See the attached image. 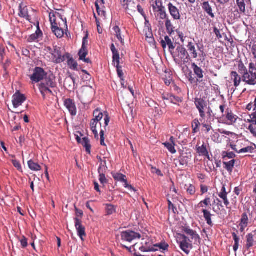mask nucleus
<instances>
[{"instance_id": "f257e3e1", "label": "nucleus", "mask_w": 256, "mask_h": 256, "mask_svg": "<svg viewBox=\"0 0 256 256\" xmlns=\"http://www.w3.org/2000/svg\"><path fill=\"white\" fill-rule=\"evenodd\" d=\"M47 74V72L42 68L36 67L33 70V74L30 76L32 83L40 82L38 86L44 100L46 99V94H53L50 88H55L57 86L56 76L54 74H51L48 76Z\"/></svg>"}, {"instance_id": "f03ea898", "label": "nucleus", "mask_w": 256, "mask_h": 256, "mask_svg": "<svg viewBox=\"0 0 256 256\" xmlns=\"http://www.w3.org/2000/svg\"><path fill=\"white\" fill-rule=\"evenodd\" d=\"M194 104L198 110L200 116L202 119H204L206 114L209 117L212 114V110L210 107L208 102L202 98H196L194 100Z\"/></svg>"}, {"instance_id": "7ed1b4c3", "label": "nucleus", "mask_w": 256, "mask_h": 256, "mask_svg": "<svg viewBox=\"0 0 256 256\" xmlns=\"http://www.w3.org/2000/svg\"><path fill=\"white\" fill-rule=\"evenodd\" d=\"M172 56L176 63L180 66L190 60V55L188 54L187 50L182 46H179L176 48Z\"/></svg>"}, {"instance_id": "20e7f679", "label": "nucleus", "mask_w": 256, "mask_h": 256, "mask_svg": "<svg viewBox=\"0 0 256 256\" xmlns=\"http://www.w3.org/2000/svg\"><path fill=\"white\" fill-rule=\"evenodd\" d=\"M248 70L242 76V81L250 86L256 84V64L250 62Z\"/></svg>"}, {"instance_id": "39448f33", "label": "nucleus", "mask_w": 256, "mask_h": 256, "mask_svg": "<svg viewBox=\"0 0 256 256\" xmlns=\"http://www.w3.org/2000/svg\"><path fill=\"white\" fill-rule=\"evenodd\" d=\"M49 18L51 28H54V23H56L58 24V26H64L68 28L66 18H63L60 14L52 10L49 14Z\"/></svg>"}, {"instance_id": "423d86ee", "label": "nucleus", "mask_w": 256, "mask_h": 256, "mask_svg": "<svg viewBox=\"0 0 256 256\" xmlns=\"http://www.w3.org/2000/svg\"><path fill=\"white\" fill-rule=\"evenodd\" d=\"M178 242L180 244V248L187 254L190 253L189 249L192 248V242L186 235L178 234Z\"/></svg>"}, {"instance_id": "0eeeda50", "label": "nucleus", "mask_w": 256, "mask_h": 256, "mask_svg": "<svg viewBox=\"0 0 256 256\" xmlns=\"http://www.w3.org/2000/svg\"><path fill=\"white\" fill-rule=\"evenodd\" d=\"M152 7L154 12H158V16L160 20H164L168 16L162 0H156L152 4Z\"/></svg>"}, {"instance_id": "6e6552de", "label": "nucleus", "mask_w": 256, "mask_h": 256, "mask_svg": "<svg viewBox=\"0 0 256 256\" xmlns=\"http://www.w3.org/2000/svg\"><path fill=\"white\" fill-rule=\"evenodd\" d=\"M120 236L122 241L128 242H131L132 241L136 239H140L141 238V235L140 233L130 230L122 232Z\"/></svg>"}, {"instance_id": "1a4fd4ad", "label": "nucleus", "mask_w": 256, "mask_h": 256, "mask_svg": "<svg viewBox=\"0 0 256 256\" xmlns=\"http://www.w3.org/2000/svg\"><path fill=\"white\" fill-rule=\"evenodd\" d=\"M112 175L115 180L124 183V188L130 190H133L134 192H137V190H136L135 188L128 184L126 176L121 173L115 172H112Z\"/></svg>"}, {"instance_id": "9d476101", "label": "nucleus", "mask_w": 256, "mask_h": 256, "mask_svg": "<svg viewBox=\"0 0 256 256\" xmlns=\"http://www.w3.org/2000/svg\"><path fill=\"white\" fill-rule=\"evenodd\" d=\"M182 230L188 236L190 239L194 240L195 244H199L200 243L201 239L200 236L197 234L196 232L194 230L188 226H184L182 227Z\"/></svg>"}, {"instance_id": "9b49d317", "label": "nucleus", "mask_w": 256, "mask_h": 256, "mask_svg": "<svg viewBox=\"0 0 256 256\" xmlns=\"http://www.w3.org/2000/svg\"><path fill=\"white\" fill-rule=\"evenodd\" d=\"M52 54L54 58V62L56 64H60L64 62L66 58H68L70 56L69 53H66L65 54L62 56L60 50L58 48L54 50Z\"/></svg>"}, {"instance_id": "f8f14e48", "label": "nucleus", "mask_w": 256, "mask_h": 256, "mask_svg": "<svg viewBox=\"0 0 256 256\" xmlns=\"http://www.w3.org/2000/svg\"><path fill=\"white\" fill-rule=\"evenodd\" d=\"M26 100L25 96L20 94L19 92H16L12 96V102L14 107L17 108L22 104Z\"/></svg>"}, {"instance_id": "ddd939ff", "label": "nucleus", "mask_w": 256, "mask_h": 256, "mask_svg": "<svg viewBox=\"0 0 256 256\" xmlns=\"http://www.w3.org/2000/svg\"><path fill=\"white\" fill-rule=\"evenodd\" d=\"M64 105L72 116H74L76 114V108L74 100L70 98L65 99L64 100Z\"/></svg>"}, {"instance_id": "4468645a", "label": "nucleus", "mask_w": 256, "mask_h": 256, "mask_svg": "<svg viewBox=\"0 0 256 256\" xmlns=\"http://www.w3.org/2000/svg\"><path fill=\"white\" fill-rule=\"evenodd\" d=\"M140 242L142 246L144 252H154L158 250L154 248L152 242L150 238H142Z\"/></svg>"}, {"instance_id": "2eb2a0df", "label": "nucleus", "mask_w": 256, "mask_h": 256, "mask_svg": "<svg viewBox=\"0 0 256 256\" xmlns=\"http://www.w3.org/2000/svg\"><path fill=\"white\" fill-rule=\"evenodd\" d=\"M75 226L78 232V236L80 237L82 241H84V237L86 236L85 228L82 224V221L78 218H74Z\"/></svg>"}, {"instance_id": "dca6fc26", "label": "nucleus", "mask_w": 256, "mask_h": 256, "mask_svg": "<svg viewBox=\"0 0 256 256\" xmlns=\"http://www.w3.org/2000/svg\"><path fill=\"white\" fill-rule=\"evenodd\" d=\"M169 12L174 20H180L181 16L178 8L174 6L172 2L168 4Z\"/></svg>"}, {"instance_id": "f3484780", "label": "nucleus", "mask_w": 256, "mask_h": 256, "mask_svg": "<svg viewBox=\"0 0 256 256\" xmlns=\"http://www.w3.org/2000/svg\"><path fill=\"white\" fill-rule=\"evenodd\" d=\"M186 48L188 54L190 55V58L196 59L198 56V54L196 48V44L192 42H188Z\"/></svg>"}, {"instance_id": "a211bd4d", "label": "nucleus", "mask_w": 256, "mask_h": 256, "mask_svg": "<svg viewBox=\"0 0 256 256\" xmlns=\"http://www.w3.org/2000/svg\"><path fill=\"white\" fill-rule=\"evenodd\" d=\"M228 192H226V186L224 184H222V186L220 191L218 193V196L222 198L224 205L226 206L228 209H231V207L230 206V202L228 198Z\"/></svg>"}, {"instance_id": "6ab92c4d", "label": "nucleus", "mask_w": 256, "mask_h": 256, "mask_svg": "<svg viewBox=\"0 0 256 256\" xmlns=\"http://www.w3.org/2000/svg\"><path fill=\"white\" fill-rule=\"evenodd\" d=\"M236 6L238 8L239 14H244L246 6L251 4V0H236Z\"/></svg>"}, {"instance_id": "aec40b11", "label": "nucleus", "mask_w": 256, "mask_h": 256, "mask_svg": "<svg viewBox=\"0 0 256 256\" xmlns=\"http://www.w3.org/2000/svg\"><path fill=\"white\" fill-rule=\"evenodd\" d=\"M18 16L23 18H25L28 20H30V16L28 14V11L26 6H24L22 2L19 5Z\"/></svg>"}, {"instance_id": "412c9836", "label": "nucleus", "mask_w": 256, "mask_h": 256, "mask_svg": "<svg viewBox=\"0 0 256 256\" xmlns=\"http://www.w3.org/2000/svg\"><path fill=\"white\" fill-rule=\"evenodd\" d=\"M226 117L228 122L226 123L228 125H233L236 122L238 118V116L234 114L232 110L229 108H228L226 110Z\"/></svg>"}, {"instance_id": "4be33fe9", "label": "nucleus", "mask_w": 256, "mask_h": 256, "mask_svg": "<svg viewBox=\"0 0 256 256\" xmlns=\"http://www.w3.org/2000/svg\"><path fill=\"white\" fill-rule=\"evenodd\" d=\"M160 44L162 48L164 49L166 47V46H168L170 52H172L175 48L172 40L168 36H165L164 39L161 40Z\"/></svg>"}, {"instance_id": "5701e85b", "label": "nucleus", "mask_w": 256, "mask_h": 256, "mask_svg": "<svg viewBox=\"0 0 256 256\" xmlns=\"http://www.w3.org/2000/svg\"><path fill=\"white\" fill-rule=\"evenodd\" d=\"M192 68L194 70V74L198 78V81L202 82V78H204V71L202 69L198 66L195 63L192 64Z\"/></svg>"}, {"instance_id": "b1692460", "label": "nucleus", "mask_w": 256, "mask_h": 256, "mask_svg": "<svg viewBox=\"0 0 256 256\" xmlns=\"http://www.w3.org/2000/svg\"><path fill=\"white\" fill-rule=\"evenodd\" d=\"M230 76L232 79L233 80L234 86L237 88L242 81V75H239L236 72L232 71L230 72Z\"/></svg>"}, {"instance_id": "393cba45", "label": "nucleus", "mask_w": 256, "mask_h": 256, "mask_svg": "<svg viewBox=\"0 0 256 256\" xmlns=\"http://www.w3.org/2000/svg\"><path fill=\"white\" fill-rule=\"evenodd\" d=\"M202 10L212 18H214L215 16L212 12V6L208 2H204L202 4Z\"/></svg>"}, {"instance_id": "a878e982", "label": "nucleus", "mask_w": 256, "mask_h": 256, "mask_svg": "<svg viewBox=\"0 0 256 256\" xmlns=\"http://www.w3.org/2000/svg\"><path fill=\"white\" fill-rule=\"evenodd\" d=\"M64 26H58V24L54 23V28H52V30L58 38H61L64 34Z\"/></svg>"}, {"instance_id": "bb28decb", "label": "nucleus", "mask_w": 256, "mask_h": 256, "mask_svg": "<svg viewBox=\"0 0 256 256\" xmlns=\"http://www.w3.org/2000/svg\"><path fill=\"white\" fill-rule=\"evenodd\" d=\"M42 33L39 26H38L37 30L34 34H31L28 38L27 41L28 42H32L38 40L39 38L42 36Z\"/></svg>"}, {"instance_id": "cd10ccee", "label": "nucleus", "mask_w": 256, "mask_h": 256, "mask_svg": "<svg viewBox=\"0 0 256 256\" xmlns=\"http://www.w3.org/2000/svg\"><path fill=\"white\" fill-rule=\"evenodd\" d=\"M110 50L112 53V63L115 65L116 63L119 62V60H120L119 52L116 49L114 44H111Z\"/></svg>"}, {"instance_id": "c85d7f7f", "label": "nucleus", "mask_w": 256, "mask_h": 256, "mask_svg": "<svg viewBox=\"0 0 256 256\" xmlns=\"http://www.w3.org/2000/svg\"><path fill=\"white\" fill-rule=\"evenodd\" d=\"M196 150L197 153H198L200 156H207L208 158H210L208 152L206 148V146L204 143L200 146H196Z\"/></svg>"}, {"instance_id": "c756f323", "label": "nucleus", "mask_w": 256, "mask_h": 256, "mask_svg": "<svg viewBox=\"0 0 256 256\" xmlns=\"http://www.w3.org/2000/svg\"><path fill=\"white\" fill-rule=\"evenodd\" d=\"M93 116V119L98 122L104 116V113L103 114L100 108H98L94 111Z\"/></svg>"}, {"instance_id": "7c9ffc66", "label": "nucleus", "mask_w": 256, "mask_h": 256, "mask_svg": "<svg viewBox=\"0 0 256 256\" xmlns=\"http://www.w3.org/2000/svg\"><path fill=\"white\" fill-rule=\"evenodd\" d=\"M202 212L204 214V217L206 222L207 224L212 226L214 225L211 218L212 214L208 210L206 209H203L202 210Z\"/></svg>"}, {"instance_id": "2f4dec72", "label": "nucleus", "mask_w": 256, "mask_h": 256, "mask_svg": "<svg viewBox=\"0 0 256 256\" xmlns=\"http://www.w3.org/2000/svg\"><path fill=\"white\" fill-rule=\"evenodd\" d=\"M236 160L234 159H232L231 160L228 162H224L223 164L224 165V168H226L228 172H232L233 169L234 168V166L236 163Z\"/></svg>"}, {"instance_id": "473e14b6", "label": "nucleus", "mask_w": 256, "mask_h": 256, "mask_svg": "<svg viewBox=\"0 0 256 256\" xmlns=\"http://www.w3.org/2000/svg\"><path fill=\"white\" fill-rule=\"evenodd\" d=\"M66 59L68 60V65L69 68L74 70H78V62L76 60H74L72 58L70 57V58Z\"/></svg>"}, {"instance_id": "72a5a7b5", "label": "nucleus", "mask_w": 256, "mask_h": 256, "mask_svg": "<svg viewBox=\"0 0 256 256\" xmlns=\"http://www.w3.org/2000/svg\"><path fill=\"white\" fill-rule=\"evenodd\" d=\"M167 98L168 100H170L172 103L175 104H178L179 103L182 102V98L174 96L173 94H168Z\"/></svg>"}, {"instance_id": "f704fd0d", "label": "nucleus", "mask_w": 256, "mask_h": 256, "mask_svg": "<svg viewBox=\"0 0 256 256\" xmlns=\"http://www.w3.org/2000/svg\"><path fill=\"white\" fill-rule=\"evenodd\" d=\"M82 145L86 148V152L88 154H90L91 145L89 138L87 137L82 138Z\"/></svg>"}, {"instance_id": "c9c22d12", "label": "nucleus", "mask_w": 256, "mask_h": 256, "mask_svg": "<svg viewBox=\"0 0 256 256\" xmlns=\"http://www.w3.org/2000/svg\"><path fill=\"white\" fill-rule=\"evenodd\" d=\"M174 137L172 136L170 138V141L172 142V143L170 142H165L164 144V146L168 148V150L172 154H175L176 152V150L174 148Z\"/></svg>"}, {"instance_id": "e433bc0d", "label": "nucleus", "mask_w": 256, "mask_h": 256, "mask_svg": "<svg viewBox=\"0 0 256 256\" xmlns=\"http://www.w3.org/2000/svg\"><path fill=\"white\" fill-rule=\"evenodd\" d=\"M134 251V256H144L139 254L138 250L143 252L142 246L141 242H137L132 246Z\"/></svg>"}, {"instance_id": "4c0bfd02", "label": "nucleus", "mask_w": 256, "mask_h": 256, "mask_svg": "<svg viewBox=\"0 0 256 256\" xmlns=\"http://www.w3.org/2000/svg\"><path fill=\"white\" fill-rule=\"evenodd\" d=\"M98 122H96L95 120L94 119H92L91 120L90 123V128L92 132L94 134V136L96 138H98V132L96 130V126L98 124Z\"/></svg>"}, {"instance_id": "58836bf2", "label": "nucleus", "mask_w": 256, "mask_h": 256, "mask_svg": "<svg viewBox=\"0 0 256 256\" xmlns=\"http://www.w3.org/2000/svg\"><path fill=\"white\" fill-rule=\"evenodd\" d=\"M184 189L186 192L191 196L194 195L196 193V188L192 184H186L184 186Z\"/></svg>"}, {"instance_id": "ea45409f", "label": "nucleus", "mask_w": 256, "mask_h": 256, "mask_svg": "<svg viewBox=\"0 0 256 256\" xmlns=\"http://www.w3.org/2000/svg\"><path fill=\"white\" fill-rule=\"evenodd\" d=\"M112 30L115 32L116 36L118 39L120 41L121 44H124V40L122 37L121 30L120 28L118 26H116L112 28Z\"/></svg>"}, {"instance_id": "a19ab883", "label": "nucleus", "mask_w": 256, "mask_h": 256, "mask_svg": "<svg viewBox=\"0 0 256 256\" xmlns=\"http://www.w3.org/2000/svg\"><path fill=\"white\" fill-rule=\"evenodd\" d=\"M222 159L226 160L227 158L231 159L234 158L236 156V155L232 152L223 151L222 152Z\"/></svg>"}, {"instance_id": "79ce46f5", "label": "nucleus", "mask_w": 256, "mask_h": 256, "mask_svg": "<svg viewBox=\"0 0 256 256\" xmlns=\"http://www.w3.org/2000/svg\"><path fill=\"white\" fill-rule=\"evenodd\" d=\"M76 78L72 76H70L65 79L64 84L69 88H72L74 86Z\"/></svg>"}, {"instance_id": "37998d69", "label": "nucleus", "mask_w": 256, "mask_h": 256, "mask_svg": "<svg viewBox=\"0 0 256 256\" xmlns=\"http://www.w3.org/2000/svg\"><path fill=\"white\" fill-rule=\"evenodd\" d=\"M28 166L29 168L32 170L38 171L41 170L40 166L32 160H30L28 162Z\"/></svg>"}, {"instance_id": "c03bdc74", "label": "nucleus", "mask_w": 256, "mask_h": 256, "mask_svg": "<svg viewBox=\"0 0 256 256\" xmlns=\"http://www.w3.org/2000/svg\"><path fill=\"white\" fill-rule=\"evenodd\" d=\"M200 125V124L198 118H195L192 120V127L193 134H196L199 130V127Z\"/></svg>"}, {"instance_id": "a18cd8bd", "label": "nucleus", "mask_w": 256, "mask_h": 256, "mask_svg": "<svg viewBox=\"0 0 256 256\" xmlns=\"http://www.w3.org/2000/svg\"><path fill=\"white\" fill-rule=\"evenodd\" d=\"M166 20L165 21V26L166 28V30L168 32H171L174 31V26L172 24V21L168 17V16H166V18H164Z\"/></svg>"}, {"instance_id": "49530a36", "label": "nucleus", "mask_w": 256, "mask_h": 256, "mask_svg": "<svg viewBox=\"0 0 256 256\" xmlns=\"http://www.w3.org/2000/svg\"><path fill=\"white\" fill-rule=\"evenodd\" d=\"M210 204V198L206 197L203 200L200 202L196 207L198 208H203L204 206H207Z\"/></svg>"}, {"instance_id": "de8ad7c7", "label": "nucleus", "mask_w": 256, "mask_h": 256, "mask_svg": "<svg viewBox=\"0 0 256 256\" xmlns=\"http://www.w3.org/2000/svg\"><path fill=\"white\" fill-rule=\"evenodd\" d=\"M125 6V8L126 10L135 11L136 4L132 0H127V2Z\"/></svg>"}, {"instance_id": "09e8293b", "label": "nucleus", "mask_w": 256, "mask_h": 256, "mask_svg": "<svg viewBox=\"0 0 256 256\" xmlns=\"http://www.w3.org/2000/svg\"><path fill=\"white\" fill-rule=\"evenodd\" d=\"M248 71L247 68L244 66V64L240 60L238 62V72L240 75L244 74L246 73Z\"/></svg>"}, {"instance_id": "8fccbe9b", "label": "nucleus", "mask_w": 256, "mask_h": 256, "mask_svg": "<svg viewBox=\"0 0 256 256\" xmlns=\"http://www.w3.org/2000/svg\"><path fill=\"white\" fill-rule=\"evenodd\" d=\"M254 236L252 234H249L246 236V247L248 249L253 246L254 244Z\"/></svg>"}, {"instance_id": "3c124183", "label": "nucleus", "mask_w": 256, "mask_h": 256, "mask_svg": "<svg viewBox=\"0 0 256 256\" xmlns=\"http://www.w3.org/2000/svg\"><path fill=\"white\" fill-rule=\"evenodd\" d=\"M98 172L100 174L99 175V180L100 182L102 184H105L107 183V180L106 178L105 174H103L102 170H101V166H100L98 169Z\"/></svg>"}, {"instance_id": "603ef678", "label": "nucleus", "mask_w": 256, "mask_h": 256, "mask_svg": "<svg viewBox=\"0 0 256 256\" xmlns=\"http://www.w3.org/2000/svg\"><path fill=\"white\" fill-rule=\"evenodd\" d=\"M106 212L108 215L112 214L116 212V206L111 204H106Z\"/></svg>"}, {"instance_id": "864d4df0", "label": "nucleus", "mask_w": 256, "mask_h": 256, "mask_svg": "<svg viewBox=\"0 0 256 256\" xmlns=\"http://www.w3.org/2000/svg\"><path fill=\"white\" fill-rule=\"evenodd\" d=\"M88 48H81L79 50L78 54V56L80 57L79 59L80 60L84 59V58L86 57V56L88 55Z\"/></svg>"}, {"instance_id": "5fc2aeb1", "label": "nucleus", "mask_w": 256, "mask_h": 256, "mask_svg": "<svg viewBox=\"0 0 256 256\" xmlns=\"http://www.w3.org/2000/svg\"><path fill=\"white\" fill-rule=\"evenodd\" d=\"M254 147L252 146H247L246 148L240 149L238 151V154L244 153V152H250L252 153L256 148V145L254 144Z\"/></svg>"}, {"instance_id": "6e6d98bb", "label": "nucleus", "mask_w": 256, "mask_h": 256, "mask_svg": "<svg viewBox=\"0 0 256 256\" xmlns=\"http://www.w3.org/2000/svg\"><path fill=\"white\" fill-rule=\"evenodd\" d=\"M116 64V68L118 75V77L120 78V80H122V81H124V72L122 69V67L120 66V62Z\"/></svg>"}, {"instance_id": "4d7b16f0", "label": "nucleus", "mask_w": 256, "mask_h": 256, "mask_svg": "<svg viewBox=\"0 0 256 256\" xmlns=\"http://www.w3.org/2000/svg\"><path fill=\"white\" fill-rule=\"evenodd\" d=\"M154 247L158 248L160 250H162L163 251L164 250H168V248L169 247V245L164 242H160L158 244H154Z\"/></svg>"}, {"instance_id": "13d9d810", "label": "nucleus", "mask_w": 256, "mask_h": 256, "mask_svg": "<svg viewBox=\"0 0 256 256\" xmlns=\"http://www.w3.org/2000/svg\"><path fill=\"white\" fill-rule=\"evenodd\" d=\"M248 214L246 212L242 214V218L240 219V224H243L244 226H248Z\"/></svg>"}, {"instance_id": "bf43d9fd", "label": "nucleus", "mask_w": 256, "mask_h": 256, "mask_svg": "<svg viewBox=\"0 0 256 256\" xmlns=\"http://www.w3.org/2000/svg\"><path fill=\"white\" fill-rule=\"evenodd\" d=\"M250 120H248V122L252 124L256 125V109L254 110V112L250 115Z\"/></svg>"}, {"instance_id": "052dcab7", "label": "nucleus", "mask_w": 256, "mask_h": 256, "mask_svg": "<svg viewBox=\"0 0 256 256\" xmlns=\"http://www.w3.org/2000/svg\"><path fill=\"white\" fill-rule=\"evenodd\" d=\"M202 126L205 128L204 130V132L206 134H208L212 130L211 124H206L205 122H204L202 124Z\"/></svg>"}, {"instance_id": "680f3d73", "label": "nucleus", "mask_w": 256, "mask_h": 256, "mask_svg": "<svg viewBox=\"0 0 256 256\" xmlns=\"http://www.w3.org/2000/svg\"><path fill=\"white\" fill-rule=\"evenodd\" d=\"M95 5L96 7V10L97 13L99 16H104L105 12L104 10H101L99 4H98V2H96Z\"/></svg>"}, {"instance_id": "e2e57ef3", "label": "nucleus", "mask_w": 256, "mask_h": 256, "mask_svg": "<svg viewBox=\"0 0 256 256\" xmlns=\"http://www.w3.org/2000/svg\"><path fill=\"white\" fill-rule=\"evenodd\" d=\"M20 242L23 248H25L28 246V240L25 236H22V238L20 240Z\"/></svg>"}, {"instance_id": "0e129e2a", "label": "nucleus", "mask_w": 256, "mask_h": 256, "mask_svg": "<svg viewBox=\"0 0 256 256\" xmlns=\"http://www.w3.org/2000/svg\"><path fill=\"white\" fill-rule=\"evenodd\" d=\"M88 34L86 33L85 36L84 37L82 40V48H88L87 46L88 45Z\"/></svg>"}, {"instance_id": "69168bd1", "label": "nucleus", "mask_w": 256, "mask_h": 256, "mask_svg": "<svg viewBox=\"0 0 256 256\" xmlns=\"http://www.w3.org/2000/svg\"><path fill=\"white\" fill-rule=\"evenodd\" d=\"M252 124H250L248 129L250 131L251 134L256 138V128Z\"/></svg>"}, {"instance_id": "338daca9", "label": "nucleus", "mask_w": 256, "mask_h": 256, "mask_svg": "<svg viewBox=\"0 0 256 256\" xmlns=\"http://www.w3.org/2000/svg\"><path fill=\"white\" fill-rule=\"evenodd\" d=\"M104 124H105L104 127L106 128V126H107L108 125V124L110 121V118L107 112H104Z\"/></svg>"}, {"instance_id": "774afa93", "label": "nucleus", "mask_w": 256, "mask_h": 256, "mask_svg": "<svg viewBox=\"0 0 256 256\" xmlns=\"http://www.w3.org/2000/svg\"><path fill=\"white\" fill-rule=\"evenodd\" d=\"M12 163L14 166L18 170H20L22 168L21 164L19 161L14 160H12Z\"/></svg>"}]
</instances>
